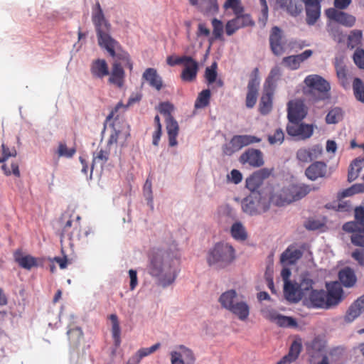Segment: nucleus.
Masks as SVG:
<instances>
[{
  "label": "nucleus",
  "mask_w": 364,
  "mask_h": 364,
  "mask_svg": "<svg viewBox=\"0 0 364 364\" xmlns=\"http://www.w3.org/2000/svg\"><path fill=\"white\" fill-rule=\"evenodd\" d=\"M284 294L285 298L292 302H298L301 299L299 284L291 282H286L284 284Z\"/></svg>",
  "instance_id": "c85d7f7f"
},
{
  "label": "nucleus",
  "mask_w": 364,
  "mask_h": 364,
  "mask_svg": "<svg viewBox=\"0 0 364 364\" xmlns=\"http://www.w3.org/2000/svg\"><path fill=\"white\" fill-rule=\"evenodd\" d=\"M148 273L156 279V284L166 288L174 283L178 272L177 260L161 249H152L149 254Z\"/></svg>",
  "instance_id": "f257e3e1"
},
{
  "label": "nucleus",
  "mask_w": 364,
  "mask_h": 364,
  "mask_svg": "<svg viewBox=\"0 0 364 364\" xmlns=\"http://www.w3.org/2000/svg\"><path fill=\"white\" fill-rule=\"evenodd\" d=\"M90 72L94 77L98 78H103L109 73L108 65L102 59H97L92 63Z\"/></svg>",
  "instance_id": "c756f323"
},
{
  "label": "nucleus",
  "mask_w": 364,
  "mask_h": 364,
  "mask_svg": "<svg viewBox=\"0 0 364 364\" xmlns=\"http://www.w3.org/2000/svg\"><path fill=\"white\" fill-rule=\"evenodd\" d=\"M301 121L289 122L287 126V132L292 136L301 139L309 138L313 134V127L310 124L299 123Z\"/></svg>",
  "instance_id": "f8f14e48"
},
{
  "label": "nucleus",
  "mask_w": 364,
  "mask_h": 364,
  "mask_svg": "<svg viewBox=\"0 0 364 364\" xmlns=\"http://www.w3.org/2000/svg\"><path fill=\"white\" fill-rule=\"evenodd\" d=\"M326 15L328 18L346 27L353 26L356 21V18L354 16L343 11H338L333 8L326 9Z\"/></svg>",
  "instance_id": "f3484780"
},
{
  "label": "nucleus",
  "mask_w": 364,
  "mask_h": 364,
  "mask_svg": "<svg viewBox=\"0 0 364 364\" xmlns=\"http://www.w3.org/2000/svg\"><path fill=\"white\" fill-rule=\"evenodd\" d=\"M338 278L341 283L348 288L353 287L357 281L353 269L348 267H346L339 271Z\"/></svg>",
  "instance_id": "7c9ffc66"
},
{
  "label": "nucleus",
  "mask_w": 364,
  "mask_h": 364,
  "mask_svg": "<svg viewBox=\"0 0 364 364\" xmlns=\"http://www.w3.org/2000/svg\"><path fill=\"white\" fill-rule=\"evenodd\" d=\"M269 207V200L259 193H252L242 202L243 212L251 216L262 214L267 212Z\"/></svg>",
  "instance_id": "39448f33"
},
{
  "label": "nucleus",
  "mask_w": 364,
  "mask_h": 364,
  "mask_svg": "<svg viewBox=\"0 0 364 364\" xmlns=\"http://www.w3.org/2000/svg\"><path fill=\"white\" fill-rule=\"evenodd\" d=\"M14 257L19 267L26 270H31L33 267H37L43 262L42 259L35 257L31 255H23L20 250L15 251Z\"/></svg>",
  "instance_id": "a211bd4d"
},
{
  "label": "nucleus",
  "mask_w": 364,
  "mask_h": 364,
  "mask_svg": "<svg viewBox=\"0 0 364 364\" xmlns=\"http://www.w3.org/2000/svg\"><path fill=\"white\" fill-rule=\"evenodd\" d=\"M303 252L294 245L289 246L282 254L280 260L283 264L291 265L301 258Z\"/></svg>",
  "instance_id": "5701e85b"
},
{
  "label": "nucleus",
  "mask_w": 364,
  "mask_h": 364,
  "mask_svg": "<svg viewBox=\"0 0 364 364\" xmlns=\"http://www.w3.org/2000/svg\"><path fill=\"white\" fill-rule=\"evenodd\" d=\"M282 64L290 70H297L300 64L295 55L284 57L282 59Z\"/></svg>",
  "instance_id": "052dcab7"
},
{
  "label": "nucleus",
  "mask_w": 364,
  "mask_h": 364,
  "mask_svg": "<svg viewBox=\"0 0 364 364\" xmlns=\"http://www.w3.org/2000/svg\"><path fill=\"white\" fill-rule=\"evenodd\" d=\"M184 68L181 74V78L184 82H193L196 79L198 71V63L192 57L183 64Z\"/></svg>",
  "instance_id": "412c9836"
},
{
  "label": "nucleus",
  "mask_w": 364,
  "mask_h": 364,
  "mask_svg": "<svg viewBox=\"0 0 364 364\" xmlns=\"http://www.w3.org/2000/svg\"><path fill=\"white\" fill-rule=\"evenodd\" d=\"M231 235L237 240L244 241L247 238L245 228L240 222L235 223L231 227Z\"/></svg>",
  "instance_id": "4c0bfd02"
},
{
  "label": "nucleus",
  "mask_w": 364,
  "mask_h": 364,
  "mask_svg": "<svg viewBox=\"0 0 364 364\" xmlns=\"http://www.w3.org/2000/svg\"><path fill=\"white\" fill-rule=\"evenodd\" d=\"M223 6L225 9H231L235 15L243 12V7L240 0H226Z\"/></svg>",
  "instance_id": "6e6d98bb"
},
{
  "label": "nucleus",
  "mask_w": 364,
  "mask_h": 364,
  "mask_svg": "<svg viewBox=\"0 0 364 364\" xmlns=\"http://www.w3.org/2000/svg\"><path fill=\"white\" fill-rule=\"evenodd\" d=\"M304 82L308 90L305 93L315 102L323 101L330 98L331 85L329 82L318 75H307Z\"/></svg>",
  "instance_id": "20e7f679"
},
{
  "label": "nucleus",
  "mask_w": 364,
  "mask_h": 364,
  "mask_svg": "<svg viewBox=\"0 0 364 364\" xmlns=\"http://www.w3.org/2000/svg\"><path fill=\"white\" fill-rule=\"evenodd\" d=\"M68 336L70 343L73 346H77L83 337V333L80 328L76 327L68 330Z\"/></svg>",
  "instance_id": "49530a36"
},
{
  "label": "nucleus",
  "mask_w": 364,
  "mask_h": 364,
  "mask_svg": "<svg viewBox=\"0 0 364 364\" xmlns=\"http://www.w3.org/2000/svg\"><path fill=\"white\" fill-rule=\"evenodd\" d=\"M217 63H213L209 67H207L205 70V77L208 85H212L215 82L216 86L222 87L224 85L223 81L221 79H217Z\"/></svg>",
  "instance_id": "473e14b6"
},
{
  "label": "nucleus",
  "mask_w": 364,
  "mask_h": 364,
  "mask_svg": "<svg viewBox=\"0 0 364 364\" xmlns=\"http://www.w3.org/2000/svg\"><path fill=\"white\" fill-rule=\"evenodd\" d=\"M241 321H246L250 314V306L246 301L241 300L229 311Z\"/></svg>",
  "instance_id": "cd10ccee"
},
{
  "label": "nucleus",
  "mask_w": 364,
  "mask_h": 364,
  "mask_svg": "<svg viewBox=\"0 0 364 364\" xmlns=\"http://www.w3.org/2000/svg\"><path fill=\"white\" fill-rule=\"evenodd\" d=\"M243 147L242 142L240 139L239 135L234 136L228 145H226L223 149V152L225 154L230 156L233 153L239 151Z\"/></svg>",
  "instance_id": "ea45409f"
},
{
  "label": "nucleus",
  "mask_w": 364,
  "mask_h": 364,
  "mask_svg": "<svg viewBox=\"0 0 364 364\" xmlns=\"http://www.w3.org/2000/svg\"><path fill=\"white\" fill-rule=\"evenodd\" d=\"M213 35L215 39L222 40L224 31V26L220 20L216 18L212 19Z\"/></svg>",
  "instance_id": "de8ad7c7"
},
{
  "label": "nucleus",
  "mask_w": 364,
  "mask_h": 364,
  "mask_svg": "<svg viewBox=\"0 0 364 364\" xmlns=\"http://www.w3.org/2000/svg\"><path fill=\"white\" fill-rule=\"evenodd\" d=\"M311 188L309 186L301 184V185H292L291 193L294 198V201L299 200L305 197L308 193H310Z\"/></svg>",
  "instance_id": "79ce46f5"
},
{
  "label": "nucleus",
  "mask_w": 364,
  "mask_h": 364,
  "mask_svg": "<svg viewBox=\"0 0 364 364\" xmlns=\"http://www.w3.org/2000/svg\"><path fill=\"white\" fill-rule=\"evenodd\" d=\"M364 311V294L356 299L348 308L345 315V321L350 323Z\"/></svg>",
  "instance_id": "b1692460"
},
{
  "label": "nucleus",
  "mask_w": 364,
  "mask_h": 364,
  "mask_svg": "<svg viewBox=\"0 0 364 364\" xmlns=\"http://www.w3.org/2000/svg\"><path fill=\"white\" fill-rule=\"evenodd\" d=\"M80 216L77 215L76 217V220L74 223V228L73 231H70V228L73 225V220L71 218V215L68 213H64L60 220L59 225L61 228V232L60 234V242H63V240L65 238H68L71 240L75 238V234L78 228H80Z\"/></svg>",
  "instance_id": "0eeeda50"
},
{
  "label": "nucleus",
  "mask_w": 364,
  "mask_h": 364,
  "mask_svg": "<svg viewBox=\"0 0 364 364\" xmlns=\"http://www.w3.org/2000/svg\"><path fill=\"white\" fill-rule=\"evenodd\" d=\"M259 70L255 68L253 70V76L249 80L247 85V92L245 99V105L247 108H252L257 100L259 82L257 79Z\"/></svg>",
  "instance_id": "4468645a"
},
{
  "label": "nucleus",
  "mask_w": 364,
  "mask_h": 364,
  "mask_svg": "<svg viewBox=\"0 0 364 364\" xmlns=\"http://www.w3.org/2000/svg\"><path fill=\"white\" fill-rule=\"evenodd\" d=\"M94 235V232L90 228H85L81 230V227L78 228L75 234V238L78 240L87 241L89 236Z\"/></svg>",
  "instance_id": "0e129e2a"
},
{
  "label": "nucleus",
  "mask_w": 364,
  "mask_h": 364,
  "mask_svg": "<svg viewBox=\"0 0 364 364\" xmlns=\"http://www.w3.org/2000/svg\"><path fill=\"white\" fill-rule=\"evenodd\" d=\"M211 93L209 89L202 90L195 101L194 107L196 109H203L210 104Z\"/></svg>",
  "instance_id": "e433bc0d"
},
{
  "label": "nucleus",
  "mask_w": 364,
  "mask_h": 364,
  "mask_svg": "<svg viewBox=\"0 0 364 364\" xmlns=\"http://www.w3.org/2000/svg\"><path fill=\"white\" fill-rule=\"evenodd\" d=\"M291 186L283 188L279 193L272 196V200L277 206H283L294 201L293 193H291Z\"/></svg>",
  "instance_id": "a878e982"
},
{
  "label": "nucleus",
  "mask_w": 364,
  "mask_h": 364,
  "mask_svg": "<svg viewBox=\"0 0 364 364\" xmlns=\"http://www.w3.org/2000/svg\"><path fill=\"white\" fill-rule=\"evenodd\" d=\"M161 346L160 343H156V344L153 345L150 348H140L136 352V356H137V363L140 361L141 359H142L144 357H146L153 353H154L156 350H157Z\"/></svg>",
  "instance_id": "4d7b16f0"
},
{
  "label": "nucleus",
  "mask_w": 364,
  "mask_h": 364,
  "mask_svg": "<svg viewBox=\"0 0 364 364\" xmlns=\"http://www.w3.org/2000/svg\"><path fill=\"white\" fill-rule=\"evenodd\" d=\"M364 192V178L363 183H358L353 184L351 187L344 190L341 193L342 197H348L353 196L356 193H363Z\"/></svg>",
  "instance_id": "8fccbe9b"
},
{
  "label": "nucleus",
  "mask_w": 364,
  "mask_h": 364,
  "mask_svg": "<svg viewBox=\"0 0 364 364\" xmlns=\"http://www.w3.org/2000/svg\"><path fill=\"white\" fill-rule=\"evenodd\" d=\"M109 156V151L107 149L100 150L95 151L93 154V159L92 164L91 166V172L94 169L95 167L99 166L100 168H102L104 165L107 163Z\"/></svg>",
  "instance_id": "f704fd0d"
},
{
  "label": "nucleus",
  "mask_w": 364,
  "mask_h": 364,
  "mask_svg": "<svg viewBox=\"0 0 364 364\" xmlns=\"http://www.w3.org/2000/svg\"><path fill=\"white\" fill-rule=\"evenodd\" d=\"M277 319V324L282 327H296L297 322L292 317L279 315L275 318Z\"/></svg>",
  "instance_id": "3c124183"
},
{
  "label": "nucleus",
  "mask_w": 364,
  "mask_h": 364,
  "mask_svg": "<svg viewBox=\"0 0 364 364\" xmlns=\"http://www.w3.org/2000/svg\"><path fill=\"white\" fill-rule=\"evenodd\" d=\"M326 174L327 166L322 161L314 162L305 171L306 176L311 181H316L318 178H324Z\"/></svg>",
  "instance_id": "4be33fe9"
},
{
  "label": "nucleus",
  "mask_w": 364,
  "mask_h": 364,
  "mask_svg": "<svg viewBox=\"0 0 364 364\" xmlns=\"http://www.w3.org/2000/svg\"><path fill=\"white\" fill-rule=\"evenodd\" d=\"M92 21L95 25L100 47L114 57V39L111 36V25L105 19L100 4L97 2L93 8Z\"/></svg>",
  "instance_id": "f03ea898"
},
{
  "label": "nucleus",
  "mask_w": 364,
  "mask_h": 364,
  "mask_svg": "<svg viewBox=\"0 0 364 364\" xmlns=\"http://www.w3.org/2000/svg\"><path fill=\"white\" fill-rule=\"evenodd\" d=\"M305 6L306 21L308 25L312 26L318 21L321 16V3L322 0H301Z\"/></svg>",
  "instance_id": "2eb2a0df"
},
{
  "label": "nucleus",
  "mask_w": 364,
  "mask_h": 364,
  "mask_svg": "<svg viewBox=\"0 0 364 364\" xmlns=\"http://www.w3.org/2000/svg\"><path fill=\"white\" fill-rule=\"evenodd\" d=\"M301 350V343L299 341H294L291 345L289 353L285 356L287 357L291 362L294 361L299 356Z\"/></svg>",
  "instance_id": "09e8293b"
},
{
  "label": "nucleus",
  "mask_w": 364,
  "mask_h": 364,
  "mask_svg": "<svg viewBox=\"0 0 364 364\" xmlns=\"http://www.w3.org/2000/svg\"><path fill=\"white\" fill-rule=\"evenodd\" d=\"M142 79L146 80L149 85L159 91L163 87L162 78L159 75L155 68H147L142 75Z\"/></svg>",
  "instance_id": "bb28decb"
},
{
  "label": "nucleus",
  "mask_w": 364,
  "mask_h": 364,
  "mask_svg": "<svg viewBox=\"0 0 364 364\" xmlns=\"http://www.w3.org/2000/svg\"><path fill=\"white\" fill-rule=\"evenodd\" d=\"M262 184V178L258 173H254L246 179V187L252 193H256Z\"/></svg>",
  "instance_id": "a18cd8bd"
},
{
  "label": "nucleus",
  "mask_w": 364,
  "mask_h": 364,
  "mask_svg": "<svg viewBox=\"0 0 364 364\" xmlns=\"http://www.w3.org/2000/svg\"><path fill=\"white\" fill-rule=\"evenodd\" d=\"M343 118V112L340 107H333L329 110L326 117V122L327 124H337Z\"/></svg>",
  "instance_id": "a19ab883"
},
{
  "label": "nucleus",
  "mask_w": 364,
  "mask_h": 364,
  "mask_svg": "<svg viewBox=\"0 0 364 364\" xmlns=\"http://www.w3.org/2000/svg\"><path fill=\"white\" fill-rule=\"evenodd\" d=\"M286 4L287 9L291 15L296 16L301 12V7L297 6V4L291 0H286Z\"/></svg>",
  "instance_id": "338daca9"
},
{
  "label": "nucleus",
  "mask_w": 364,
  "mask_h": 364,
  "mask_svg": "<svg viewBox=\"0 0 364 364\" xmlns=\"http://www.w3.org/2000/svg\"><path fill=\"white\" fill-rule=\"evenodd\" d=\"M195 360L193 351L183 345L171 353V364H194Z\"/></svg>",
  "instance_id": "9b49d317"
},
{
  "label": "nucleus",
  "mask_w": 364,
  "mask_h": 364,
  "mask_svg": "<svg viewBox=\"0 0 364 364\" xmlns=\"http://www.w3.org/2000/svg\"><path fill=\"white\" fill-rule=\"evenodd\" d=\"M343 230L351 232V242L354 245L364 247V224L348 222L343 225Z\"/></svg>",
  "instance_id": "ddd939ff"
},
{
  "label": "nucleus",
  "mask_w": 364,
  "mask_h": 364,
  "mask_svg": "<svg viewBox=\"0 0 364 364\" xmlns=\"http://www.w3.org/2000/svg\"><path fill=\"white\" fill-rule=\"evenodd\" d=\"M272 95L269 92L263 94L261 97L259 111L263 114H267L272 110Z\"/></svg>",
  "instance_id": "c9c22d12"
},
{
  "label": "nucleus",
  "mask_w": 364,
  "mask_h": 364,
  "mask_svg": "<svg viewBox=\"0 0 364 364\" xmlns=\"http://www.w3.org/2000/svg\"><path fill=\"white\" fill-rule=\"evenodd\" d=\"M314 282L311 278L309 273L303 274L299 284L301 299L306 298V296L311 290H314L313 285Z\"/></svg>",
  "instance_id": "72a5a7b5"
},
{
  "label": "nucleus",
  "mask_w": 364,
  "mask_h": 364,
  "mask_svg": "<svg viewBox=\"0 0 364 364\" xmlns=\"http://www.w3.org/2000/svg\"><path fill=\"white\" fill-rule=\"evenodd\" d=\"M57 153L59 156L72 158L76 153V149L75 147L69 149L65 143L60 142L58 144Z\"/></svg>",
  "instance_id": "5fc2aeb1"
},
{
  "label": "nucleus",
  "mask_w": 364,
  "mask_h": 364,
  "mask_svg": "<svg viewBox=\"0 0 364 364\" xmlns=\"http://www.w3.org/2000/svg\"><path fill=\"white\" fill-rule=\"evenodd\" d=\"M242 299H239L238 294L234 289H230L223 292L218 299L222 308L228 310V311L235 305V304L240 301Z\"/></svg>",
  "instance_id": "393cba45"
},
{
  "label": "nucleus",
  "mask_w": 364,
  "mask_h": 364,
  "mask_svg": "<svg viewBox=\"0 0 364 364\" xmlns=\"http://www.w3.org/2000/svg\"><path fill=\"white\" fill-rule=\"evenodd\" d=\"M141 99V95L139 93L132 94L127 102V103L124 105L122 102H119L115 106V112L119 110L122 107H124L125 109L133 105L136 102H139Z\"/></svg>",
  "instance_id": "680f3d73"
},
{
  "label": "nucleus",
  "mask_w": 364,
  "mask_h": 364,
  "mask_svg": "<svg viewBox=\"0 0 364 364\" xmlns=\"http://www.w3.org/2000/svg\"><path fill=\"white\" fill-rule=\"evenodd\" d=\"M353 90L355 99L364 103V82L361 79L355 77L353 81Z\"/></svg>",
  "instance_id": "37998d69"
},
{
  "label": "nucleus",
  "mask_w": 364,
  "mask_h": 364,
  "mask_svg": "<svg viewBox=\"0 0 364 364\" xmlns=\"http://www.w3.org/2000/svg\"><path fill=\"white\" fill-rule=\"evenodd\" d=\"M326 304L327 308L339 304L343 297V291L341 284L338 282H333L326 284Z\"/></svg>",
  "instance_id": "dca6fc26"
},
{
  "label": "nucleus",
  "mask_w": 364,
  "mask_h": 364,
  "mask_svg": "<svg viewBox=\"0 0 364 364\" xmlns=\"http://www.w3.org/2000/svg\"><path fill=\"white\" fill-rule=\"evenodd\" d=\"M284 139V134L281 128H278L275 130L274 134L268 136V141L270 144H281Z\"/></svg>",
  "instance_id": "bf43d9fd"
},
{
  "label": "nucleus",
  "mask_w": 364,
  "mask_h": 364,
  "mask_svg": "<svg viewBox=\"0 0 364 364\" xmlns=\"http://www.w3.org/2000/svg\"><path fill=\"white\" fill-rule=\"evenodd\" d=\"M235 258V250L232 245L226 242H218L209 250L207 262L209 266L225 268L230 265Z\"/></svg>",
  "instance_id": "7ed1b4c3"
},
{
  "label": "nucleus",
  "mask_w": 364,
  "mask_h": 364,
  "mask_svg": "<svg viewBox=\"0 0 364 364\" xmlns=\"http://www.w3.org/2000/svg\"><path fill=\"white\" fill-rule=\"evenodd\" d=\"M200 6L206 14H215L218 12V0H200Z\"/></svg>",
  "instance_id": "c03bdc74"
},
{
  "label": "nucleus",
  "mask_w": 364,
  "mask_h": 364,
  "mask_svg": "<svg viewBox=\"0 0 364 364\" xmlns=\"http://www.w3.org/2000/svg\"><path fill=\"white\" fill-rule=\"evenodd\" d=\"M363 160L356 159L350 164L348 173V181L352 182L355 181L359 176L362 170V164Z\"/></svg>",
  "instance_id": "58836bf2"
},
{
  "label": "nucleus",
  "mask_w": 364,
  "mask_h": 364,
  "mask_svg": "<svg viewBox=\"0 0 364 364\" xmlns=\"http://www.w3.org/2000/svg\"><path fill=\"white\" fill-rule=\"evenodd\" d=\"M281 75V71L278 66H275L272 68L269 76L267 79V82L271 85L274 84L279 78Z\"/></svg>",
  "instance_id": "69168bd1"
},
{
  "label": "nucleus",
  "mask_w": 364,
  "mask_h": 364,
  "mask_svg": "<svg viewBox=\"0 0 364 364\" xmlns=\"http://www.w3.org/2000/svg\"><path fill=\"white\" fill-rule=\"evenodd\" d=\"M355 64L360 69H364V50L357 48L353 56Z\"/></svg>",
  "instance_id": "e2e57ef3"
},
{
  "label": "nucleus",
  "mask_w": 364,
  "mask_h": 364,
  "mask_svg": "<svg viewBox=\"0 0 364 364\" xmlns=\"http://www.w3.org/2000/svg\"><path fill=\"white\" fill-rule=\"evenodd\" d=\"M124 68L130 70L133 68L129 54L122 49V47L115 41V85L122 87L124 82Z\"/></svg>",
  "instance_id": "423d86ee"
},
{
  "label": "nucleus",
  "mask_w": 364,
  "mask_h": 364,
  "mask_svg": "<svg viewBox=\"0 0 364 364\" xmlns=\"http://www.w3.org/2000/svg\"><path fill=\"white\" fill-rule=\"evenodd\" d=\"M242 164H248L253 167H259L264 164L262 153L258 149H249L240 157Z\"/></svg>",
  "instance_id": "aec40b11"
},
{
  "label": "nucleus",
  "mask_w": 364,
  "mask_h": 364,
  "mask_svg": "<svg viewBox=\"0 0 364 364\" xmlns=\"http://www.w3.org/2000/svg\"><path fill=\"white\" fill-rule=\"evenodd\" d=\"M269 47L274 55L280 56L285 53L287 39L283 31L278 26H273L269 34Z\"/></svg>",
  "instance_id": "6e6552de"
},
{
  "label": "nucleus",
  "mask_w": 364,
  "mask_h": 364,
  "mask_svg": "<svg viewBox=\"0 0 364 364\" xmlns=\"http://www.w3.org/2000/svg\"><path fill=\"white\" fill-rule=\"evenodd\" d=\"M363 32L360 30H353L350 32L348 38V46L354 48L358 46L362 39Z\"/></svg>",
  "instance_id": "603ef678"
},
{
  "label": "nucleus",
  "mask_w": 364,
  "mask_h": 364,
  "mask_svg": "<svg viewBox=\"0 0 364 364\" xmlns=\"http://www.w3.org/2000/svg\"><path fill=\"white\" fill-rule=\"evenodd\" d=\"M1 154L2 156L0 157V164H3L1 169L6 176H10L14 174L16 177H20L21 173L19 171L18 164L16 162H12L11 168H9L5 162L9 159V157H15L17 155V151L14 147L10 149L6 144H1Z\"/></svg>",
  "instance_id": "1a4fd4ad"
},
{
  "label": "nucleus",
  "mask_w": 364,
  "mask_h": 364,
  "mask_svg": "<svg viewBox=\"0 0 364 364\" xmlns=\"http://www.w3.org/2000/svg\"><path fill=\"white\" fill-rule=\"evenodd\" d=\"M234 20L239 29L243 27L254 25V22L252 21L250 16L247 14H237Z\"/></svg>",
  "instance_id": "864d4df0"
},
{
  "label": "nucleus",
  "mask_w": 364,
  "mask_h": 364,
  "mask_svg": "<svg viewBox=\"0 0 364 364\" xmlns=\"http://www.w3.org/2000/svg\"><path fill=\"white\" fill-rule=\"evenodd\" d=\"M336 74L342 87H343L345 89L348 88L350 83L348 79L346 69L343 66L337 67Z\"/></svg>",
  "instance_id": "13d9d810"
},
{
  "label": "nucleus",
  "mask_w": 364,
  "mask_h": 364,
  "mask_svg": "<svg viewBox=\"0 0 364 364\" xmlns=\"http://www.w3.org/2000/svg\"><path fill=\"white\" fill-rule=\"evenodd\" d=\"M307 114V107L303 100L296 99L287 104V117L289 122L301 121Z\"/></svg>",
  "instance_id": "9d476101"
},
{
  "label": "nucleus",
  "mask_w": 364,
  "mask_h": 364,
  "mask_svg": "<svg viewBox=\"0 0 364 364\" xmlns=\"http://www.w3.org/2000/svg\"><path fill=\"white\" fill-rule=\"evenodd\" d=\"M173 109V107L169 102H162L159 105V112L161 114H164L166 119H169V117H173L171 115V112Z\"/></svg>",
  "instance_id": "774afa93"
},
{
  "label": "nucleus",
  "mask_w": 364,
  "mask_h": 364,
  "mask_svg": "<svg viewBox=\"0 0 364 364\" xmlns=\"http://www.w3.org/2000/svg\"><path fill=\"white\" fill-rule=\"evenodd\" d=\"M166 130L168 136V144L170 146H175L178 142L176 137L178 134V125L173 117L166 119Z\"/></svg>",
  "instance_id": "2f4dec72"
},
{
  "label": "nucleus",
  "mask_w": 364,
  "mask_h": 364,
  "mask_svg": "<svg viewBox=\"0 0 364 364\" xmlns=\"http://www.w3.org/2000/svg\"><path fill=\"white\" fill-rule=\"evenodd\" d=\"M326 292L324 290L314 289L304 298V302L309 306L314 308H327L326 304Z\"/></svg>",
  "instance_id": "6ab92c4d"
}]
</instances>
